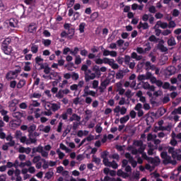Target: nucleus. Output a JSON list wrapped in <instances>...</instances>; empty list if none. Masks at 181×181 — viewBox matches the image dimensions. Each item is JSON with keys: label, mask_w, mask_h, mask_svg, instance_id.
<instances>
[{"label": "nucleus", "mask_w": 181, "mask_h": 181, "mask_svg": "<svg viewBox=\"0 0 181 181\" xmlns=\"http://www.w3.org/2000/svg\"><path fill=\"white\" fill-rule=\"evenodd\" d=\"M52 149V146L46 145L44 147L41 145H39L37 147L33 148V152H37L41 154L42 158L47 159L49 158V151Z\"/></svg>", "instance_id": "obj_3"}, {"label": "nucleus", "mask_w": 181, "mask_h": 181, "mask_svg": "<svg viewBox=\"0 0 181 181\" xmlns=\"http://www.w3.org/2000/svg\"><path fill=\"white\" fill-rule=\"evenodd\" d=\"M109 66H110L114 70H117V69L119 67L117 64H115V61H114V59H112V62H110Z\"/></svg>", "instance_id": "obj_49"}, {"label": "nucleus", "mask_w": 181, "mask_h": 181, "mask_svg": "<svg viewBox=\"0 0 181 181\" xmlns=\"http://www.w3.org/2000/svg\"><path fill=\"white\" fill-rule=\"evenodd\" d=\"M132 59H135L136 60H141L142 59V56L138 55L136 52H132L131 54Z\"/></svg>", "instance_id": "obj_42"}, {"label": "nucleus", "mask_w": 181, "mask_h": 181, "mask_svg": "<svg viewBox=\"0 0 181 181\" xmlns=\"http://www.w3.org/2000/svg\"><path fill=\"white\" fill-rule=\"evenodd\" d=\"M9 26H11V28H16L18 26V20L15 18L10 19Z\"/></svg>", "instance_id": "obj_29"}, {"label": "nucleus", "mask_w": 181, "mask_h": 181, "mask_svg": "<svg viewBox=\"0 0 181 181\" xmlns=\"http://www.w3.org/2000/svg\"><path fill=\"white\" fill-rule=\"evenodd\" d=\"M168 152L172 155L174 159H177V160H181L180 149L175 150V148L173 147H168Z\"/></svg>", "instance_id": "obj_6"}, {"label": "nucleus", "mask_w": 181, "mask_h": 181, "mask_svg": "<svg viewBox=\"0 0 181 181\" xmlns=\"http://www.w3.org/2000/svg\"><path fill=\"white\" fill-rule=\"evenodd\" d=\"M43 107L45 110H52L54 112L60 110L62 105L60 103H51L43 101Z\"/></svg>", "instance_id": "obj_4"}, {"label": "nucleus", "mask_w": 181, "mask_h": 181, "mask_svg": "<svg viewBox=\"0 0 181 181\" xmlns=\"http://www.w3.org/2000/svg\"><path fill=\"white\" fill-rule=\"evenodd\" d=\"M158 26H160L161 29H166V28H168V23H162V21H158L154 28H158Z\"/></svg>", "instance_id": "obj_25"}, {"label": "nucleus", "mask_w": 181, "mask_h": 181, "mask_svg": "<svg viewBox=\"0 0 181 181\" xmlns=\"http://www.w3.org/2000/svg\"><path fill=\"white\" fill-rule=\"evenodd\" d=\"M160 155L161 158L164 159L165 163H172V165H175L176 163V160H172V158L168 156V153L162 152Z\"/></svg>", "instance_id": "obj_9"}, {"label": "nucleus", "mask_w": 181, "mask_h": 181, "mask_svg": "<svg viewBox=\"0 0 181 181\" xmlns=\"http://www.w3.org/2000/svg\"><path fill=\"white\" fill-rule=\"evenodd\" d=\"M73 103L75 105H78V104H83V101L81 100V98L76 97L73 99Z\"/></svg>", "instance_id": "obj_46"}, {"label": "nucleus", "mask_w": 181, "mask_h": 181, "mask_svg": "<svg viewBox=\"0 0 181 181\" xmlns=\"http://www.w3.org/2000/svg\"><path fill=\"white\" fill-rule=\"evenodd\" d=\"M97 93L94 90H86V92L83 93V94L82 95L83 97H88V95H91L92 97H95Z\"/></svg>", "instance_id": "obj_22"}, {"label": "nucleus", "mask_w": 181, "mask_h": 181, "mask_svg": "<svg viewBox=\"0 0 181 181\" xmlns=\"http://www.w3.org/2000/svg\"><path fill=\"white\" fill-rule=\"evenodd\" d=\"M25 84H26V81L25 80H20L17 83V88H22Z\"/></svg>", "instance_id": "obj_52"}, {"label": "nucleus", "mask_w": 181, "mask_h": 181, "mask_svg": "<svg viewBox=\"0 0 181 181\" xmlns=\"http://www.w3.org/2000/svg\"><path fill=\"white\" fill-rule=\"evenodd\" d=\"M59 148H60V149H62V151H65V152L66 153H70V152H71V150L70 149V148H67V146H66L64 144H61L60 145H59Z\"/></svg>", "instance_id": "obj_36"}, {"label": "nucleus", "mask_w": 181, "mask_h": 181, "mask_svg": "<svg viewBox=\"0 0 181 181\" xmlns=\"http://www.w3.org/2000/svg\"><path fill=\"white\" fill-rule=\"evenodd\" d=\"M64 29L69 30V34L70 35L68 36V39H71L73 36H74V29L71 28V24L70 23H65L64 25Z\"/></svg>", "instance_id": "obj_13"}, {"label": "nucleus", "mask_w": 181, "mask_h": 181, "mask_svg": "<svg viewBox=\"0 0 181 181\" xmlns=\"http://www.w3.org/2000/svg\"><path fill=\"white\" fill-rule=\"evenodd\" d=\"M37 128V127L36 126V124H31L28 127V136L31 144H36V142L37 141V139H36V138H32V134H33V132L36 131Z\"/></svg>", "instance_id": "obj_7"}, {"label": "nucleus", "mask_w": 181, "mask_h": 181, "mask_svg": "<svg viewBox=\"0 0 181 181\" xmlns=\"http://www.w3.org/2000/svg\"><path fill=\"white\" fill-rule=\"evenodd\" d=\"M57 98H63L64 97V94L63 93L62 90H59L58 93L56 94Z\"/></svg>", "instance_id": "obj_60"}, {"label": "nucleus", "mask_w": 181, "mask_h": 181, "mask_svg": "<svg viewBox=\"0 0 181 181\" xmlns=\"http://www.w3.org/2000/svg\"><path fill=\"white\" fill-rule=\"evenodd\" d=\"M81 119V117L80 116L77 115L76 114H73L72 116L69 118V121H77V122H80V120Z\"/></svg>", "instance_id": "obj_28"}, {"label": "nucleus", "mask_w": 181, "mask_h": 181, "mask_svg": "<svg viewBox=\"0 0 181 181\" xmlns=\"http://www.w3.org/2000/svg\"><path fill=\"white\" fill-rule=\"evenodd\" d=\"M95 129L97 134H101V132H103V127H101V123L98 124L95 126Z\"/></svg>", "instance_id": "obj_45"}, {"label": "nucleus", "mask_w": 181, "mask_h": 181, "mask_svg": "<svg viewBox=\"0 0 181 181\" xmlns=\"http://www.w3.org/2000/svg\"><path fill=\"white\" fill-rule=\"evenodd\" d=\"M19 104V100L16 99H13L8 103V107L11 111H16V105Z\"/></svg>", "instance_id": "obj_16"}, {"label": "nucleus", "mask_w": 181, "mask_h": 181, "mask_svg": "<svg viewBox=\"0 0 181 181\" xmlns=\"http://www.w3.org/2000/svg\"><path fill=\"white\" fill-rule=\"evenodd\" d=\"M38 130L40 132H45V134H49L52 131V127L50 125L45 126L43 124H40L38 126Z\"/></svg>", "instance_id": "obj_15"}, {"label": "nucleus", "mask_w": 181, "mask_h": 181, "mask_svg": "<svg viewBox=\"0 0 181 181\" xmlns=\"http://www.w3.org/2000/svg\"><path fill=\"white\" fill-rule=\"evenodd\" d=\"M149 50H151V46L149 45L144 49L139 47L136 48V52L139 54H145V53H146V52H149Z\"/></svg>", "instance_id": "obj_18"}, {"label": "nucleus", "mask_w": 181, "mask_h": 181, "mask_svg": "<svg viewBox=\"0 0 181 181\" xmlns=\"http://www.w3.org/2000/svg\"><path fill=\"white\" fill-rule=\"evenodd\" d=\"M31 52L32 53L36 54L39 52V46L35 44H33L31 46Z\"/></svg>", "instance_id": "obj_44"}, {"label": "nucleus", "mask_w": 181, "mask_h": 181, "mask_svg": "<svg viewBox=\"0 0 181 181\" xmlns=\"http://www.w3.org/2000/svg\"><path fill=\"white\" fill-rule=\"evenodd\" d=\"M37 30V25L35 23H32L28 26V32L30 33H35Z\"/></svg>", "instance_id": "obj_23"}, {"label": "nucleus", "mask_w": 181, "mask_h": 181, "mask_svg": "<svg viewBox=\"0 0 181 181\" xmlns=\"http://www.w3.org/2000/svg\"><path fill=\"white\" fill-rule=\"evenodd\" d=\"M42 159H43V158H42V156H35L33 158V163H36L35 164V168L37 169H41L42 168Z\"/></svg>", "instance_id": "obj_10"}, {"label": "nucleus", "mask_w": 181, "mask_h": 181, "mask_svg": "<svg viewBox=\"0 0 181 181\" xmlns=\"http://www.w3.org/2000/svg\"><path fill=\"white\" fill-rule=\"evenodd\" d=\"M18 73H21V69L16 70V71H10L6 74L7 80H13L18 77Z\"/></svg>", "instance_id": "obj_14"}, {"label": "nucleus", "mask_w": 181, "mask_h": 181, "mask_svg": "<svg viewBox=\"0 0 181 181\" xmlns=\"http://www.w3.org/2000/svg\"><path fill=\"white\" fill-rule=\"evenodd\" d=\"M21 173L23 175L24 180H26V179H29V177H30V175L28 174V168H23L21 170Z\"/></svg>", "instance_id": "obj_26"}, {"label": "nucleus", "mask_w": 181, "mask_h": 181, "mask_svg": "<svg viewBox=\"0 0 181 181\" xmlns=\"http://www.w3.org/2000/svg\"><path fill=\"white\" fill-rule=\"evenodd\" d=\"M30 70H32V63L30 62H25L24 71H30Z\"/></svg>", "instance_id": "obj_31"}, {"label": "nucleus", "mask_w": 181, "mask_h": 181, "mask_svg": "<svg viewBox=\"0 0 181 181\" xmlns=\"http://www.w3.org/2000/svg\"><path fill=\"white\" fill-rule=\"evenodd\" d=\"M143 88L144 90H150V91H155V86H151L148 82H142Z\"/></svg>", "instance_id": "obj_19"}, {"label": "nucleus", "mask_w": 181, "mask_h": 181, "mask_svg": "<svg viewBox=\"0 0 181 181\" xmlns=\"http://www.w3.org/2000/svg\"><path fill=\"white\" fill-rule=\"evenodd\" d=\"M33 107H40V103L37 100H31L28 108L31 111H33Z\"/></svg>", "instance_id": "obj_20"}, {"label": "nucleus", "mask_w": 181, "mask_h": 181, "mask_svg": "<svg viewBox=\"0 0 181 181\" xmlns=\"http://www.w3.org/2000/svg\"><path fill=\"white\" fill-rule=\"evenodd\" d=\"M139 29H148L149 28V25L147 23H140L138 25Z\"/></svg>", "instance_id": "obj_39"}, {"label": "nucleus", "mask_w": 181, "mask_h": 181, "mask_svg": "<svg viewBox=\"0 0 181 181\" xmlns=\"http://www.w3.org/2000/svg\"><path fill=\"white\" fill-rule=\"evenodd\" d=\"M67 84H69V81H67L66 79H64L61 83H59V87L60 88H64V87H66Z\"/></svg>", "instance_id": "obj_48"}, {"label": "nucleus", "mask_w": 181, "mask_h": 181, "mask_svg": "<svg viewBox=\"0 0 181 181\" xmlns=\"http://www.w3.org/2000/svg\"><path fill=\"white\" fill-rule=\"evenodd\" d=\"M89 132L87 130H79L77 133V136H78L79 138H83V136H87V135H88Z\"/></svg>", "instance_id": "obj_24"}, {"label": "nucleus", "mask_w": 181, "mask_h": 181, "mask_svg": "<svg viewBox=\"0 0 181 181\" xmlns=\"http://www.w3.org/2000/svg\"><path fill=\"white\" fill-rule=\"evenodd\" d=\"M171 136H172V139L170 144L173 146H176V145L177 144V141H176V139H175V138H176V134H175V132H173L171 134Z\"/></svg>", "instance_id": "obj_27"}, {"label": "nucleus", "mask_w": 181, "mask_h": 181, "mask_svg": "<svg viewBox=\"0 0 181 181\" xmlns=\"http://www.w3.org/2000/svg\"><path fill=\"white\" fill-rule=\"evenodd\" d=\"M41 162H42V163H43L42 165V169H45V170L49 169V161L48 160H46V159L42 158Z\"/></svg>", "instance_id": "obj_33"}, {"label": "nucleus", "mask_w": 181, "mask_h": 181, "mask_svg": "<svg viewBox=\"0 0 181 181\" xmlns=\"http://www.w3.org/2000/svg\"><path fill=\"white\" fill-rule=\"evenodd\" d=\"M145 67H146V69H147V70H154V69H155V66L151 64V62H146L145 63Z\"/></svg>", "instance_id": "obj_41"}, {"label": "nucleus", "mask_w": 181, "mask_h": 181, "mask_svg": "<svg viewBox=\"0 0 181 181\" xmlns=\"http://www.w3.org/2000/svg\"><path fill=\"white\" fill-rule=\"evenodd\" d=\"M13 117L17 119H21L22 118V113L21 112H15L13 113Z\"/></svg>", "instance_id": "obj_50"}, {"label": "nucleus", "mask_w": 181, "mask_h": 181, "mask_svg": "<svg viewBox=\"0 0 181 181\" xmlns=\"http://www.w3.org/2000/svg\"><path fill=\"white\" fill-rule=\"evenodd\" d=\"M140 175L141 174H140L139 171L134 172L132 175V179H133V180H139Z\"/></svg>", "instance_id": "obj_32"}, {"label": "nucleus", "mask_w": 181, "mask_h": 181, "mask_svg": "<svg viewBox=\"0 0 181 181\" xmlns=\"http://www.w3.org/2000/svg\"><path fill=\"white\" fill-rule=\"evenodd\" d=\"M15 138H16V139H19L20 138H22V132L19 130L16 131L15 133Z\"/></svg>", "instance_id": "obj_64"}, {"label": "nucleus", "mask_w": 181, "mask_h": 181, "mask_svg": "<svg viewBox=\"0 0 181 181\" xmlns=\"http://www.w3.org/2000/svg\"><path fill=\"white\" fill-rule=\"evenodd\" d=\"M81 57L80 55L75 56V64H81Z\"/></svg>", "instance_id": "obj_58"}, {"label": "nucleus", "mask_w": 181, "mask_h": 181, "mask_svg": "<svg viewBox=\"0 0 181 181\" xmlns=\"http://www.w3.org/2000/svg\"><path fill=\"white\" fill-rule=\"evenodd\" d=\"M95 78V74L92 73L90 75H86L85 80L86 81H90V80H94Z\"/></svg>", "instance_id": "obj_34"}, {"label": "nucleus", "mask_w": 181, "mask_h": 181, "mask_svg": "<svg viewBox=\"0 0 181 181\" xmlns=\"http://www.w3.org/2000/svg\"><path fill=\"white\" fill-rule=\"evenodd\" d=\"M156 138H157L156 134H148L147 136V141H155Z\"/></svg>", "instance_id": "obj_51"}, {"label": "nucleus", "mask_w": 181, "mask_h": 181, "mask_svg": "<svg viewBox=\"0 0 181 181\" xmlns=\"http://www.w3.org/2000/svg\"><path fill=\"white\" fill-rule=\"evenodd\" d=\"M101 157L103 159V162L105 166H108L109 168H112V169H117L118 168V164L115 161L110 162L108 158L112 159H119V156L117 153L113 155H110L108 151H103L101 154Z\"/></svg>", "instance_id": "obj_2"}, {"label": "nucleus", "mask_w": 181, "mask_h": 181, "mask_svg": "<svg viewBox=\"0 0 181 181\" xmlns=\"http://www.w3.org/2000/svg\"><path fill=\"white\" fill-rule=\"evenodd\" d=\"M98 18V12H94L90 15V22H94Z\"/></svg>", "instance_id": "obj_47"}, {"label": "nucleus", "mask_w": 181, "mask_h": 181, "mask_svg": "<svg viewBox=\"0 0 181 181\" xmlns=\"http://www.w3.org/2000/svg\"><path fill=\"white\" fill-rule=\"evenodd\" d=\"M86 28V23H81L79 25V32L80 33H84V29Z\"/></svg>", "instance_id": "obj_53"}, {"label": "nucleus", "mask_w": 181, "mask_h": 181, "mask_svg": "<svg viewBox=\"0 0 181 181\" xmlns=\"http://www.w3.org/2000/svg\"><path fill=\"white\" fill-rule=\"evenodd\" d=\"M49 80H55L57 83H60L62 81V76H60L59 73L57 72H52L49 75Z\"/></svg>", "instance_id": "obj_11"}, {"label": "nucleus", "mask_w": 181, "mask_h": 181, "mask_svg": "<svg viewBox=\"0 0 181 181\" xmlns=\"http://www.w3.org/2000/svg\"><path fill=\"white\" fill-rule=\"evenodd\" d=\"M134 146H140L139 152L140 153H142V158L144 159H146L148 162V163L146 165L145 169H146L147 170H150V172H152V170L155 169V166H158V165L160 163V159H159L158 157H156L154 158L148 157L146 153H144L145 147L143 146L144 143L142 142V141H136L134 142Z\"/></svg>", "instance_id": "obj_1"}, {"label": "nucleus", "mask_w": 181, "mask_h": 181, "mask_svg": "<svg viewBox=\"0 0 181 181\" xmlns=\"http://www.w3.org/2000/svg\"><path fill=\"white\" fill-rule=\"evenodd\" d=\"M79 50L78 47H76L74 48V50L71 49V54L72 56H77V53H78Z\"/></svg>", "instance_id": "obj_55"}, {"label": "nucleus", "mask_w": 181, "mask_h": 181, "mask_svg": "<svg viewBox=\"0 0 181 181\" xmlns=\"http://www.w3.org/2000/svg\"><path fill=\"white\" fill-rule=\"evenodd\" d=\"M46 111L42 112V115H45L46 117H50L53 115L51 109H45Z\"/></svg>", "instance_id": "obj_43"}, {"label": "nucleus", "mask_w": 181, "mask_h": 181, "mask_svg": "<svg viewBox=\"0 0 181 181\" xmlns=\"http://www.w3.org/2000/svg\"><path fill=\"white\" fill-rule=\"evenodd\" d=\"M6 141H8V145H9V146H15V141H13V137L12 136V135L8 134L6 137Z\"/></svg>", "instance_id": "obj_21"}, {"label": "nucleus", "mask_w": 181, "mask_h": 181, "mask_svg": "<svg viewBox=\"0 0 181 181\" xmlns=\"http://www.w3.org/2000/svg\"><path fill=\"white\" fill-rule=\"evenodd\" d=\"M148 155H153V151L155 149V147L151 146V144H148Z\"/></svg>", "instance_id": "obj_63"}, {"label": "nucleus", "mask_w": 181, "mask_h": 181, "mask_svg": "<svg viewBox=\"0 0 181 181\" xmlns=\"http://www.w3.org/2000/svg\"><path fill=\"white\" fill-rule=\"evenodd\" d=\"M113 111L115 114H116L117 117H119V112L121 115H125V114H127V109L124 106L122 107L119 106H116Z\"/></svg>", "instance_id": "obj_8"}, {"label": "nucleus", "mask_w": 181, "mask_h": 181, "mask_svg": "<svg viewBox=\"0 0 181 181\" xmlns=\"http://www.w3.org/2000/svg\"><path fill=\"white\" fill-rule=\"evenodd\" d=\"M79 76L78 74L76 73V72H72L71 73V78H72V80H74L75 81H77L78 78H79Z\"/></svg>", "instance_id": "obj_57"}, {"label": "nucleus", "mask_w": 181, "mask_h": 181, "mask_svg": "<svg viewBox=\"0 0 181 181\" xmlns=\"http://www.w3.org/2000/svg\"><path fill=\"white\" fill-rule=\"evenodd\" d=\"M57 153L59 156V159H63V158L66 156V155L63 152H62V151H60V149L59 148L57 150Z\"/></svg>", "instance_id": "obj_54"}, {"label": "nucleus", "mask_w": 181, "mask_h": 181, "mask_svg": "<svg viewBox=\"0 0 181 181\" xmlns=\"http://www.w3.org/2000/svg\"><path fill=\"white\" fill-rule=\"evenodd\" d=\"M9 43H11V40L9 38H6L1 45V50L4 52V54H7L8 56H9L13 50L12 49V47L8 45Z\"/></svg>", "instance_id": "obj_5"}, {"label": "nucleus", "mask_w": 181, "mask_h": 181, "mask_svg": "<svg viewBox=\"0 0 181 181\" xmlns=\"http://www.w3.org/2000/svg\"><path fill=\"white\" fill-rule=\"evenodd\" d=\"M129 121V115H125L124 117H122L119 119L120 124H126V122H128Z\"/></svg>", "instance_id": "obj_35"}, {"label": "nucleus", "mask_w": 181, "mask_h": 181, "mask_svg": "<svg viewBox=\"0 0 181 181\" xmlns=\"http://www.w3.org/2000/svg\"><path fill=\"white\" fill-rule=\"evenodd\" d=\"M42 43L44 44V46H50L52 45V40H42Z\"/></svg>", "instance_id": "obj_62"}, {"label": "nucleus", "mask_w": 181, "mask_h": 181, "mask_svg": "<svg viewBox=\"0 0 181 181\" xmlns=\"http://www.w3.org/2000/svg\"><path fill=\"white\" fill-rule=\"evenodd\" d=\"M108 86H110L109 79H105V80L103 81L100 83V86L98 88L100 93H104V91H105V88H107V87H108Z\"/></svg>", "instance_id": "obj_12"}, {"label": "nucleus", "mask_w": 181, "mask_h": 181, "mask_svg": "<svg viewBox=\"0 0 181 181\" xmlns=\"http://www.w3.org/2000/svg\"><path fill=\"white\" fill-rule=\"evenodd\" d=\"M19 139L22 144H27V145L29 144H32V142L30 141V139H29V140H28V139L25 136H22L21 138H20Z\"/></svg>", "instance_id": "obj_37"}, {"label": "nucleus", "mask_w": 181, "mask_h": 181, "mask_svg": "<svg viewBox=\"0 0 181 181\" xmlns=\"http://www.w3.org/2000/svg\"><path fill=\"white\" fill-rule=\"evenodd\" d=\"M35 63L36 64H38V66H40V68H43V59L40 57H37L35 58Z\"/></svg>", "instance_id": "obj_30"}, {"label": "nucleus", "mask_w": 181, "mask_h": 181, "mask_svg": "<svg viewBox=\"0 0 181 181\" xmlns=\"http://www.w3.org/2000/svg\"><path fill=\"white\" fill-rule=\"evenodd\" d=\"M125 158H127V159H129V161L131 163L132 168H136V165H138V163H136V160H134V158L131 156V154L129 153H126Z\"/></svg>", "instance_id": "obj_17"}, {"label": "nucleus", "mask_w": 181, "mask_h": 181, "mask_svg": "<svg viewBox=\"0 0 181 181\" xmlns=\"http://www.w3.org/2000/svg\"><path fill=\"white\" fill-rule=\"evenodd\" d=\"M168 46H175L176 45V40H175V37H170L168 40Z\"/></svg>", "instance_id": "obj_40"}, {"label": "nucleus", "mask_w": 181, "mask_h": 181, "mask_svg": "<svg viewBox=\"0 0 181 181\" xmlns=\"http://www.w3.org/2000/svg\"><path fill=\"white\" fill-rule=\"evenodd\" d=\"M98 84H100V82L98 81H97V80L93 81V82H92V85H93L92 88H94V89L98 88Z\"/></svg>", "instance_id": "obj_61"}, {"label": "nucleus", "mask_w": 181, "mask_h": 181, "mask_svg": "<svg viewBox=\"0 0 181 181\" xmlns=\"http://www.w3.org/2000/svg\"><path fill=\"white\" fill-rule=\"evenodd\" d=\"M158 127H155L154 129V132H158V131H162L163 130V127H162V125H163V120H161L160 122H158Z\"/></svg>", "instance_id": "obj_38"}, {"label": "nucleus", "mask_w": 181, "mask_h": 181, "mask_svg": "<svg viewBox=\"0 0 181 181\" xmlns=\"http://www.w3.org/2000/svg\"><path fill=\"white\" fill-rule=\"evenodd\" d=\"M50 29H52V30H57L59 29V25L57 23H54L50 25Z\"/></svg>", "instance_id": "obj_59"}, {"label": "nucleus", "mask_w": 181, "mask_h": 181, "mask_svg": "<svg viewBox=\"0 0 181 181\" xmlns=\"http://www.w3.org/2000/svg\"><path fill=\"white\" fill-rule=\"evenodd\" d=\"M92 161L95 163L96 165H100V163H101V159H100L99 158H97L95 156H93Z\"/></svg>", "instance_id": "obj_56"}]
</instances>
